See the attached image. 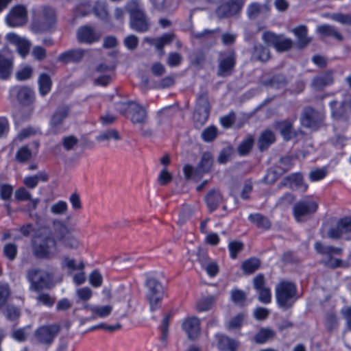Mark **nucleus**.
<instances>
[{
	"mask_svg": "<svg viewBox=\"0 0 351 351\" xmlns=\"http://www.w3.org/2000/svg\"><path fill=\"white\" fill-rule=\"evenodd\" d=\"M58 22V12L50 5H40L32 10L29 29L36 34L55 31Z\"/></svg>",
	"mask_w": 351,
	"mask_h": 351,
	"instance_id": "1",
	"label": "nucleus"
},
{
	"mask_svg": "<svg viewBox=\"0 0 351 351\" xmlns=\"http://www.w3.org/2000/svg\"><path fill=\"white\" fill-rule=\"evenodd\" d=\"M275 295L279 307L288 309L291 308L298 299L297 287L289 281H281L275 287Z\"/></svg>",
	"mask_w": 351,
	"mask_h": 351,
	"instance_id": "2",
	"label": "nucleus"
},
{
	"mask_svg": "<svg viewBox=\"0 0 351 351\" xmlns=\"http://www.w3.org/2000/svg\"><path fill=\"white\" fill-rule=\"evenodd\" d=\"M53 278L51 273L38 268H32L27 271L29 289L32 291L40 292L45 288H49Z\"/></svg>",
	"mask_w": 351,
	"mask_h": 351,
	"instance_id": "3",
	"label": "nucleus"
},
{
	"mask_svg": "<svg viewBox=\"0 0 351 351\" xmlns=\"http://www.w3.org/2000/svg\"><path fill=\"white\" fill-rule=\"evenodd\" d=\"M56 246V241L51 236L38 237L32 241L34 256L39 259H50L54 256L52 247Z\"/></svg>",
	"mask_w": 351,
	"mask_h": 351,
	"instance_id": "4",
	"label": "nucleus"
},
{
	"mask_svg": "<svg viewBox=\"0 0 351 351\" xmlns=\"http://www.w3.org/2000/svg\"><path fill=\"white\" fill-rule=\"evenodd\" d=\"M318 208V203L311 197H306L296 202L293 207V215L298 222H304L313 215Z\"/></svg>",
	"mask_w": 351,
	"mask_h": 351,
	"instance_id": "5",
	"label": "nucleus"
},
{
	"mask_svg": "<svg viewBox=\"0 0 351 351\" xmlns=\"http://www.w3.org/2000/svg\"><path fill=\"white\" fill-rule=\"evenodd\" d=\"M61 326L58 324H46L38 327L34 331V338L37 343L47 346L51 345L59 335Z\"/></svg>",
	"mask_w": 351,
	"mask_h": 351,
	"instance_id": "6",
	"label": "nucleus"
},
{
	"mask_svg": "<svg viewBox=\"0 0 351 351\" xmlns=\"http://www.w3.org/2000/svg\"><path fill=\"white\" fill-rule=\"evenodd\" d=\"M210 114V104L206 94L200 95L196 102L193 114L195 127L202 128L207 121Z\"/></svg>",
	"mask_w": 351,
	"mask_h": 351,
	"instance_id": "7",
	"label": "nucleus"
},
{
	"mask_svg": "<svg viewBox=\"0 0 351 351\" xmlns=\"http://www.w3.org/2000/svg\"><path fill=\"white\" fill-rule=\"evenodd\" d=\"M210 114V104L206 94L200 95L196 102L193 114L195 127L202 128L207 121Z\"/></svg>",
	"mask_w": 351,
	"mask_h": 351,
	"instance_id": "8",
	"label": "nucleus"
},
{
	"mask_svg": "<svg viewBox=\"0 0 351 351\" xmlns=\"http://www.w3.org/2000/svg\"><path fill=\"white\" fill-rule=\"evenodd\" d=\"M147 292L146 297L149 302L152 311H154L160 306L163 298L164 291L160 282L154 278L148 279L146 282Z\"/></svg>",
	"mask_w": 351,
	"mask_h": 351,
	"instance_id": "9",
	"label": "nucleus"
},
{
	"mask_svg": "<svg viewBox=\"0 0 351 351\" xmlns=\"http://www.w3.org/2000/svg\"><path fill=\"white\" fill-rule=\"evenodd\" d=\"M315 250L323 255L326 256V259L322 261L324 265L328 267L335 269L340 267L342 264L341 260L339 258H334V255H339L341 253V249L333 246H324L320 242L315 243Z\"/></svg>",
	"mask_w": 351,
	"mask_h": 351,
	"instance_id": "10",
	"label": "nucleus"
},
{
	"mask_svg": "<svg viewBox=\"0 0 351 351\" xmlns=\"http://www.w3.org/2000/svg\"><path fill=\"white\" fill-rule=\"evenodd\" d=\"M27 21V11L23 5L13 7L5 17L8 25L12 27H21Z\"/></svg>",
	"mask_w": 351,
	"mask_h": 351,
	"instance_id": "11",
	"label": "nucleus"
},
{
	"mask_svg": "<svg viewBox=\"0 0 351 351\" xmlns=\"http://www.w3.org/2000/svg\"><path fill=\"white\" fill-rule=\"evenodd\" d=\"M328 237L331 239H344L351 240V217L340 219L335 227L328 231Z\"/></svg>",
	"mask_w": 351,
	"mask_h": 351,
	"instance_id": "12",
	"label": "nucleus"
},
{
	"mask_svg": "<svg viewBox=\"0 0 351 351\" xmlns=\"http://www.w3.org/2000/svg\"><path fill=\"white\" fill-rule=\"evenodd\" d=\"M76 38L79 43L91 45L101 39V33L94 27L86 25L77 29Z\"/></svg>",
	"mask_w": 351,
	"mask_h": 351,
	"instance_id": "13",
	"label": "nucleus"
},
{
	"mask_svg": "<svg viewBox=\"0 0 351 351\" xmlns=\"http://www.w3.org/2000/svg\"><path fill=\"white\" fill-rule=\"evenodd\" d=\"M323 121L324 115L312 108H305L301 117L302 125L312 130L318 128L322 124Z\"/></svg>",
	"mask_w": 351,
	"mask_h": 351,
	"instance_id": "14",
	"label": "nucleus"
},
{
	"mask_svg": "<svg viewBox=\"0 0 351 351\" xmlns=\"http://www.w3.org/2000/svg\"><path fill=\"white\" fill-rule=\"evenodd\" d=\"M55 235L58 240L62 242L63 245L69 248H77L79 241L71 235V230L64 224L59 222L55 229Z\"/></svg>",
	"mask_w": 351,
	"mask_h": 351,
	"instance_id": "15",
	"label": "nucleus"
},
{
	"mask_svg": "<svg viewBox=\"0 0 351 351\" xmlns=\"http://www.w3.org/2000/svg\"><path fill=\"white\" fill-rule=\"evenodd\" d=\"M14 69V57L8 50H0V78L8 80Z\"/></svg>",
	"mask_w": 351,
	"mask_h": 351,
	"instance_id": "16",
	"label": "nucleus"
},
{
	"mask_svg": "<svg viewBox=\"0 0 351 351\" xmlns=\"http://www.w3.org/2000/svg\"><path fill=\"white\" fill-rule=\"evenodd\" d=\"M18 102L24 106H31L36 101L35 92L29 86H22L13 88Z\"/></svg>",
	"mask_w": 351,
	"mask_h": 351,
	"instance_id": "17",
	"label": "nucleus"
},
{
	"mask_svg": "<svg viewBox=\"0 0 351 351\" xmlns=\"http://www.w3.org/2000/svg\"><path fill=\"white\" fill-rule=\"evenodd\" d=\"M332 116L335 119L346 118L348 112L351 113V95H346L340 105L336 100L330 102Z\"/></svg>",
	"mask_w": 351,
	"mask_h": 351,
	"instance_id": "18",
	"label": "nucleus"
},
{
	"mask_svg": "<svg viewBox=\"0 0 351 351\" xmlns=\"http://www.w3.org/2000/svg\"><path fill=\"white\" fill-rule=\"evenodd\" d=\"M245 0H230L219 6L216 14L219 18H226L235 14L242 8Z\"/></svg>",
	"mask_w": 351,
	"mask_h": 351,
	"instance_id": "19",
	"label": "nucleus"
},
{
	"mask_svg": "<svg viewBox=\"0 0 351 351\" xmlns=\"http://www.w3.org/2000/svg\"><path fill=\"white\" fill-rule=\"evenodd\" d=\"M70 112L71 108L67 105L60 106L55 110L50 119L51 128L55 132L59 131L64 120L69 117Z\"/></svg>",
	"mask_w": 351,
	"mask_h": 351,
	"instance_id": "20",
	"label": "nucleus"
},
{
	"mask_svg": "<svg viewBox=\"0 0 351 351\" xmlns=\"http://www.w3.org/2000/svg\"><path fill=\"white\" fill-rule=\"evenodd\" d=\"M150 21L145 12L130 16V27L136 32L144 33L150 29Z\"/></svg>",
	"mask_w": 351,
	"mask_h": 351,
	"instance_id": "21",
	"label": "nucleus"
},
{
	"mask_svg": "<svg viewBox=\"0 0 351 351\" xmlns=\"http://www.w3.org/2000/svg\"><path fill=\"white\" fill-rule=\"evenodd\" d=\"M5 38L10 43L16 47L19 53L22 56L24 57L29 53L31 42L27 38L12 32L8 34Z\"/></svg>",
	"mask_w": 351,
	"mask_h": 351,
	"instance_id": "22",
	"label": "nucleus"
},
{
	"mask_svg": "<svg viewBox=\"0 0 351 351\" xmlns=\"http://www.w3.org/2000/svg\"><path fill=\"white\" fill-rule=\"evenodd\" d=\"M86 50L82 48L71 49L60 53L58 60L64 64L69 63H77L82 60Z\"/></svg>",
	"mask_w": 351,
	"mask_h": 351,
	"instance_id": "23",
	"label": "nucleus"
},
{
	"mask_svg": "<svg viewBox=\"0 0 351 351\" xmlns=\"http://www.w3.org/2000/svg\"><path fill=\"white\" fill-rule=\"evenodd\" d=\"M235 64V56L234 52L229 51L227 53L221 55L219 63L218 75L226 76L230 74Z\"/></svg>",
	"mask_w": 351,
	"mask_h": 351,
	"instance_id": "24",
	"label": "nucleus"
},
{
	"mask_svg": "<svg viewBox=\"0 0 351 351\" xmlns=\"http://www.w3.org/2000/svg\"><path fill=\"white\" fill-rule=\"evenodd\" d=\"M182 328L189 338L195 339L200 332V320L196 317L186 319L182 323Z\"/></svg>",
	"mask_w": 351,
	"mask_h": 351,
	"instance_id": "25",
	"label": "nucleus"
},
{
	"mask_svg": "<svg viewBox=\"0 0 351 351\" xmlns=\"http://www.w3.org/2000/svg\"><path fill=\"white\" fill-rule=\"evenodd\" d=\"M281 185L300 189L305 192L308 189V185L304 183L303 176L300 173H293L286 177L281 182Z\"/></svg>",
	"mask_w": 351,
	"mask_h": 351,
	"instance_id": "26",
	"label": "nucleus"
},
{
	"mask_svg": "<svg viewBox=\"0 0 351 351\" xmlns=\"http://www.w3.org/2000/svg\"><path fill=\"white\" fill-rule=\"evenodd\" d=\"M129 112L130 114V119L133 123H146L147 112L143 106L135 103H132L129 106Z\"/></svg>",
	"mask_w": 351,
	"mask_h": 351,
	"instance_id": "27",
	"label": "nucleus"
},
{
	"mask_svg": "<svg viewBox=\"0 0 351 351\" xmlns=\"http://www.w3.org/2000/svg\"><path fill=\"white\" fill-rule=\"evenodd\" d=\"M217 347L221 351H236L238 347V342L233 339L223 334L215 335Z\"/></svg>",
	"mask_w": 351,
	"mask_h": 351,
	"instance_id": "28",
	"label": "nucleus"
},
{
	"mask_svg": "<svg viewBox=\"0 0 351 351\" xmlns=\"http://www.w3.org/2000/svg\"><path fill=\"white\" fill-rule=\"evenodd\" d=\"M333 74L332 72H327L313 78L312 86L315 90H321L325 86L333 83Z\"/></svg>",
	"mask_w": 351,
	"mask_h": 351,
	"instance_id": "29",
	"label": "nucleus"
},
{
	"mask_svg": "<svg viewBox=\"0 0 351 351\" xmlns=\"http://www.w3.org/2000/svg\"><path fill=\"white\" fill-rule=\"evenodd\" d=\"M49 180L48 174L45 171L38 172L36 175L27 176L23 179L24 185L28 189L36 188L39 181L45 182Z\"/></svg>",
	"mask_w": 351,
	"mask_h": 351,
	"instance_id": "30",
	"label": "nucleus"
},
{
	"mask_svg": "<svg viewBox=\"0 0 351 351\" xmlns=\"http://www.w3.org/2000/svg\"><path fill=\"white\" fill-rule=\"evenodd\" d=\"M39 93L42 97L50 93L52 87V80L47 73H41L38 79Z\"/></svg>",
	"mask_w": 351,
	"mask_h": 351,
	"instance_id": "31",
	"label": "nucleus"
},
{
	"mask_svg": "<svg viewBox=\"0 0 351 351\" xmlns=\"http://www.w3.org/2000/svg\"><path fill=\"white\" fill-rule=\"evenodd\" d=\"M219 32L218 29H204L202 32H193L194 38L199 39L202 42L213 44L217 40L216 34Z\"/></svg>",
	"mask_w": 351,
	"mask_h": 351,
	"instance_id": "32",
	"label": "nucleus"
},
{
	"mask_svg": "<svg viewBox=\"0 0 351 351\" xmlns=\"http://www.w3.org/2000/svg\"><path fill=\"white\" fill-rule=\"evenodd\" d=\"M317 32L322 36L333 37L337 40H342V35L337 30V29L330 25H322L317 27Z\"/></svg>",
	"mask_w": 351,
	"mask_h": 351,
	"instance_id": "33",
	"label": "nucleus"
},
{
	"mask_svg": "<svg viewBox=\"0 0 351 351\" xmlns=\"http://www.w3.org/2000/svg\"><path fill=\"white\" fill-rule=\"evenodd\" d=\"M84 308L90 311L92 313L93 317H106L108 316L112 311V306L110 305H106V306H89L86 305L84 306Z\"/></svg>",
	"mask_w": 351,
	"mask_h": 351,
	"instance_id": "34",
	"label": "nucleus"
},
{
	"mask_svg": "<svg viewBox=\"0 0 351 351\" xmlns=\"http://www.w3.org/2000/svg\"><path fill=\"white\" fill-rule=\"evenodd\" d=\"M293 32L298 38L297 45L300 48L306 47L311 41V38L307 37V28L306 26H298L293 29Z\"/></svg>",
	"mask_w": 351,
	"mask_h": 351,
	"instance_id": "35",
	"label": "nucleus"
},
{
	"mask_svg": "<svg viewBox=\"0 0 351 351\" xmlns=\"http://www.w3.org/2000/svg\"><path fill=\"white\" fill-rule=\"evenodd\" d=\"M276 337V332L269 328H262L256 333L254 337V340L256 343L262 344L265 342L272 340Z\"/></svg>",
	"mask_w": 351,
	"mask_h": 351,
	"instance_id": "36",
	"label": "nucleus"
},
{
	"mask_svg": "<svg viewBox=\"0 0 351 351\" xmlns=\"http://www.w3.org/2000/svg\"><path fill=\"white\" fill-rule=\"evenodd\" d=\"M276 140L274 134L271 130L264 131L258 139V147L261 151L267 149V147L274 143Z\"/></svg>",
	"mask_w": 351,
	"mask_h": 351,
	"instance_id": "37",
	"label": "nucleus"
},
{
	"mask_svg": "<svg viewBox=\"0 0 351 351\" xmlns=\"http://www.w3.org/2000/svg\"><path fill=\"white\" fill-rule=\"evenodd\" d=\"M199 263L210 277H214L218 274L219 267L216 262L206 258H202L199 259Z\"/></svg>",
	"mask_w": 351,
	"mask_h": 351,
	"instance_id": "38",
	"label": "nucleus"
},
{
	"mask_svg": "<svg viewBox=\"0 0 351 351\" xmlns=\"http://www.w3.org/2000/svg\"><path fill=\"white\" fill-rule=\"evenodd\" d=\"M248 219L258 228L267 230L271 226L269 220L266 217L259 213L250 214L248 217Z\"/></svg>",
	"mask_w": 351,
	"mask_h": 351,
	"instance_id": "39",
	"label": "nucleus"
},
{
	"mask_svg": "<svg viewBox=\"0 0 351 351\" xmlns=\"http://www.w3.org/2000/svg\"><path fill=\"white\" fill-rule=\"evenodd\" d=\"M175 34L173 33L164 34L161 36L158 37L157 51L160 55L162 56L165 54L164 47L171 45L173 42Z\"/></svg>",
	"mask_w": 351,
	"mask_h": 351,
	"instance_id": "40",
	"label": "nucleus"
},
{
	"mask_svg": "<svg viewBox=\"0 0 351 351\" xmlns=\"http://www.w3.org/2000/svg\"><path fill=\"white\" fill-rule=\"evenodd\" d=\"M276 128L280 131L284 139L288 141L292 137V123L286 120L276 123Z\"/></svg>",
	"mask_w": 351,
	"mask_h": 351,
	"instance_id": "41",
	"label": "nucleus"
},
{
	"mask_svg": "<svg viewBox=\"0 0 351 351\" xmlns=\"http://www.w3.org/2000/svg\"><path fill=\"white\" fill-rule=\"evenodd\" d=\"M221 201V195L215 190H211L206 197V204L211 211L218 207Z\"/></svg>",
	"mask_w": 351,
	"mask_h": 351,
	"instance_id": "42",
	"label": "nucleus"
},
{
	"mask_svg": "<svg viewBox=\"0 0 351 351\" xmlns=\"http://www.w3.org/2000/svg\"><path fill=\"white\" fill-rule=\"evenodd\" d=\"M252 58L261 62H265L270 58V53L266 47L261 45L254 46Z\"/></svg>",
	"mask_w": 351,
	"mask_h": 351,
	"instance_id": "43",
	"label": "nucleus"
},
{
	"mask_svg": "<svg viewBox=\"0 0 351 351\" xmlns=\"http://www.w3.org/2000/svg\"><path fill=\"white\" fill-rule=\"evenodd\" d=\"M260 265L259 259L250 258L243 263L241 267L245 273L252 274L259 268Z\"/></svg>",
	"mask_w": 351,
	"mask_h": 351,
	"instance_id": "44",
	"label": "nucleus"
},
{
	"mask_svg": "<svg viewBox=\"0 0 351 351\" xmlns=\"http://www.w3.org/2000/svg\"><path fill=\"white\" fill-rule=\"evenodd\" d=\"M213 164V157L210 153H204L202 156L201 162L197 169L200 173L208 172Z\"/></svg>",
	"mask_w": 351,
	"mask_h": 351,
	"instance_id": "45",
	"label": "nucleus"
},
{
	"mask_svg": "<svg viewBox=\"0 0 351 351\" xmlns=\"http://www.w3.org/2000/svg\"><path fill=\"white\" fill-rule=\"evenodd\" d=\"M130 16L145 12L142 4L137 0H132L129 1L125 7Z\"/></svg>",
	"mask_w": 351,
	"mask_h": 351,
	"instance_id": "46",
	"label": "nucleus"
},
{
	"mask_svg": "<svg viewBox=\"0 0 351 351\" xmlns=\"http://www.w3.org/2000/svg\"><path fill=\"white\" fill-rule=\"evenodd\" d=\"M32 153L27 145L21 147L17 151L15 156L16 160L21 163H23L28 161L32 158Z\"/></svg>",
	"mask_w": 351,
	"mask_h": 351,
	"instance_id": "47",
	"label": "nucleus"
},
{
	"mask_svg": "<svg viewBox=\"0 0 351 351\" xmlns=\"http://www.w3.org/2000/svg\"><path fill=\"white\" fill-rule=\"evenodd\" d=\"M39 294L36 297V300L39 304L45 305L48 307H51L55 302L56 298L54 296L51 295L49 293L38 292Z\"/></svg>",
	"mask_w": 351,
	"mask_h": 351,
	"instance_id": "48",
	"label": "nucleus"
},
{
	"mask_svg": "<svg viewBox=\"0 0 351 351\" xmlns=\"http://www.w3.org/2000/svg\"><path fill=\"white\" fill-rule=\"evenodd\" d=\"M328 174L327 167L315 169L309 173V179L311 182H317L323 180Z\"/></svg>",
	"mask_w": 351,
	"mask_h": 351,
	"instance_id": "49",
	"label": "nucleus"
},
{
	"mask_svg": "<svg viewBox=\"0 0 351 351\" xmlns=\"http://www.w3.org/2000/svg\"><path fill=\"white\" fill-rule=\"evenodd\" d=\"M173 178V173H170L167 167H163L158 175L157 181L160 185L166 186L172 181Z\"/></svg>",
	"mask_w": 351,
	"mask_h": 351,
	"instance_id": "50",
	"label": "nucleus"
},
{
	"mask_svg": "<svg viewBox=\"0 0 351 351\" xmlns=\"http://www.w3.org/2000/svg\"><path fill=\"white\" fill-rule=\"evenodd\" d=\"M119 141L121 139L119 133L116 130H109L101 134L97 137V140L99 141H110V140Z\"/></svg>",
	"mask_w": 351,
	"mask_h": 351,
	"instance_id": "51",
	"label": "nucleus"
},
{
	"mask_svg": "<svg viewBox=\"0 0 351 351\" xmlns=\"http://www.w3.org/2000/svg\"><path fill=\"white\" fill-rule=\"evenodd\" d=\"M254 144V138L252 136L247 137L246 139L243 141L238 147L239 154L241 156L247 155Z\"/></svg>",
	"mask_w": 351,
	"mask_h": 351,
	"instance_id": "52",
	"label": "nucleus"
},
{
	"mask_svg": "<svg viewBox=\"0 0 351 351\" xmlns=\"http://www.w3.org/2000/svg\"><path fill=\"white\" fill-rule=\"evenodd\" d=\"M217 135V129L214 125H210L202 132V138L205 142L213 141Z\"/></svg>",
	"mask_w": 351,
	"mask_h": 351,
	"instance_id": "53",
	"label": "nucleus"
},
{
	"mask_svg": "<svg viewBox=\"0 0 351 351\" xmlns=\"http://www.w3.org/2000/svg\"><path fill=\"white\" fill-rule=\"evenodd\" d=\"M214 301L213 296L203 298L197 302V308L199 311H206L211 308Z\"/></svg>",
	"mask_w": 351,
	"mask_h": 351,
	"instance_id": "54",
	"label": "nucleus"
},
{
	"mask_svg": "<svg viewBox=\"0 0 351 351\" xmlns=\"http://www.w3.org/2000/svg\"><path fill=\"white\" fill-rule=\"evenodd\" d=\"M243 243L240 241H234L229 243L228 250L230 252V256L232 259L237 257L238 254L243 250Z\"/></svg>",
	"mask_w": 351,
	"mask_h": 351,
	"instance_id": "55",
	"label": "nucleus"
},
{
	"mask_svg": "<svg viewBox=\"0 0 351 351\" xmlns=\"http://www.w3.org/2000/svg\"><path fill=\"white\" fill-rule=\"evenodd\" d=\"M232 300L239 305H243L246 299V294L242 290L234 289L231 291Z\"/></svg>",
	"mask_w": 351,
	"mask_h": 351,
	"instance_id": "56",
	"label": "nucleus"
},
{
	"mask_svg": "<svg viewBox=\"0 0 351 351\" xmlns=\"http://www.w3.org/2000/svg\"><path fill=\"white\" fill-rule=\"evenodd\" d=\"M38 133H40L38 129L33 127H27L21 130L16 138L19 141H23L25 138L35 136Z\"/></svg>",
	"mask_w": 351,
	"mask_h": 351,
	"instance_id": "57",
	"label": "nucleus"
},
{
	"mask_svg": "<svg viewBox=\"0 0 351 351\" xmlns=\"http://www.w3.org/2000/svg\"><path fill=\"white\" fill-rule=\"evenodd\" d=\"M292 40L289 38H282L279 36L278 40L275 45V48L277 51H283L289 49L292 47Z\"/></svg>",
	"mask_w": 351,
	"mask_h": 351,
	"instance_id": "58",
	"label": "nucleus"
},
{
	"mask_svg": "<svg viewBox=\"0 0 351 351\" xmlns=\"http://www.w3.org/2000/svg\"><path fill=\"white\" fill-rule=\"evenodd\" d=\"M256 292L258 293V299L263 304H269L271 302V292L270 288L267 287Z\"/></svg>",
	"mask_w": 351,
	"mask_h": 351,
	"instance_id": "59",
	"label": "nucleus"
},
{
	"mask_svg": "<svg viewBox=\"0 0 351 351\" xmlns=\"http://www.w3.org/2000/svg\"><path fill=\"white\" fill-rule=\"evenodd\" d=\"M279 36L272 32H265L262 35V39L267 46H274L278 40Z\"/></svg>",
	"mask_w": 351,
	"mask_h": 351,
	"instance_id": "60",
	"label": "nucleus"
},
{
	"mask_svg": "<svg viewBox=\"0 0 351 351\" xmlns=\"http://www.w3.org/2000/svg\"><path fill=\"white\" fill-rule=\"evenodd\" d=\"M3 254L9 260L13 261L17 254V246L14 243H8L3 247Z\"/></svg>",
	"mask_w": 351,
	"mask_h": 351,
	"instance_id": "61",
	"label": "nucleus"
},
{
	"mask_svg": "<svg viewBox=\"0 0 351 351\" xmlns=\"http://www.w3.org/2000/svg\"><path fill=\"white\" fill-rule=\"evenodd\" d=\"M14 197L17 201L23 202L31 199L32 195L25 187L21 186L16 190Z\"/></svg>",
	"mask_w": 351,
	"mask_h": 351,
	"instance_id": "62",
	"label": "nucleus"
},
{
	"mask_svg": "<svg viewBox=\"0 0 351 351\" xmlns=\"http://www.w3.org/2000/svg\"><path fill=\"white\" fill-rule=\"evenodd\" d=\"M125 47L131 51L135 50L138 45V38L135 35H129L123 40Z\"/></svg>",
	"mask_w": 351,
	"mask_h": 351,
	"instance_id": "63",
	"label": "nucleus"
},
{
	"mask_svg": "<svg viewBox=\"0 0 351 351\" xmlns=\"http://www.w3.org/2000/svg\"><path fill=\"white\" fill-rule=\"evenodd\" d=\"M330 19L342 25H351V14L335 13L330 16Z\"/></svg>",
	"mask_w": 351,
	"mask_h": 351,
	"instance_id": "64",
	"label": "nucleus"
}]
</instances>
